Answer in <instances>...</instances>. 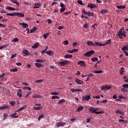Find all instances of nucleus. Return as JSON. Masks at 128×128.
Returning a JSON list of instances; mask_svg holds the SVG:
<instances>
[{
	"mask_svg": "<svg viewBox=\"0 0 128 128\" xmlns=\"http://www.w3.org/2000/svg\"><path fill=\"white\" fill-rule=\"evenodd\" d=\"M81 18H86V20H88L90 18H94V13L88 11V12L84 10L82 12V14L81 16Z\"/></svg>",
	"mask_w": 128,
	"mask_h": 128,
	"instance_id": "f257e3e1",
	"label": "nucleus"
},
{
	"mask_svg": "<svg viewBox=\"0 0 128 128\" xmlns=\"http://www.w3.org/2000/svg\"><path fill=\"white\" fill-rule=\"evenodd\" d=\"M118 36L120 38L122 39L126 37V32L124 30V27H122L118 32Z\"/></svg>",
	"mask_w": 128,
	"mask_h": 128,
	"instance_id": "f03ea898",
	"label": "nucleus"
},
{
	"mask_svg": "<svg viewBox=\"0 0 128 128\" xmlns=\"http://www.w3.org/2000/svg\"><path fill=\"white\" fill-rule=\"evenodd\" d=\"M89 112L92 114H104V112H96V108L94 107H90L89 108Z\"/></svg>",
	"mask_w": 128,
	"mask_h": 128,
	"instance_id": "7ed1b4c3",
	"label": "nucleus"
},
{
	"mask_svg": "<svg viewBox=\"0 0 128 128\" xmlns=\"http://www.w3.org/2000/svg\"><path fill=\"white\" fill-rule=\"evenodd\" d=\"M96 52L94 50H91L88 52H86V53L84 54V56H87L88 58H90V56H92Z\"/></svg>",
	"mask_w": 128,
	"mask_h": 128,
	"instance_id": "20e7f679",
	"label": "nucleus"
},
{
	"mask_svg": "<svg viewBox=\"0 0 128 128\" xmlns=\"http://www.w3.org/2000/svg\"><path fill=\"white\" fill-rule=\"evenodd\" d=\"M90 100V95H86V96H84L82 97V102L84 100H86V102H88Z\"/></svg>",
	"mask_w": 128,
	"mask_h": 128,
	"instance_id": "39448f33",
	"label": "nucleus"
},
{
	"mask_svg": "<svg viewBox=\"0 0 128 128\" xmlns=\"http://www.w3.org/2000/svg\"><path fill=\"white\" fill-rule=\"evenodd\" d=\"M87 8H90L91 10H94V8H96V4L90 3L87 5Z\"/></svg>",
	"mask_w": 128,
	"mask_h": 128,
	"instance_id": "423d86ee",
	"label": "nucleus"
},
{
	"mask_svg": "<svg viewBox=\"0 0 128 128\" xmlns=\"http://www.w3.org/2000/svg\"><path fill=\"white\" fill-rule=\"evenodd\" d=\"M66 122H60L56 124V126H57V128H60V126H66Z\"/></svg>",
	"mask_w": 128,
	"mask_h": 128,
	"instance_id": "0eeeda50",
	"label": "nucleus"
},
{
	"mask_svg": "<svg viewBox=\"0 0 128 128\" xmlns=\"http://www.w3.org/2000/svg\"><path fill=\"white\" fill-rule=\"evenodd\" d=\"M22 54H24V56H30V54L27 50H23L22 52Z\"/></svg>",
	"mask_w": 128,
	"mask_h": 128,
	"instance_id": "6e6552de",
	"label": "nucleus"
},
{
	"mask_svg": "<svg viewBox=\"0 0 128 128\" xmlns=\"http://www.w3.org/2000/svg\"><path fill=\"white\" fill-rule=\"evenodd\" d=\"M75 82L78 84H84V81L80 80L78 78L76 79Z\"/></svg>",
	"mask_w": 128,
	"mask_h": 128,
	"instance_id": "1a4fd4ad",
	"label": "nucleus"
},
{
	"mask_svg": "<svg viewBox=\"0 0 128 128\" xmlns=\"http://www.w3.org/2000/svg\"><path fill=\"white\" fill-rule=\"evenodd\" d=\"M78 64H79L81 66H86V63L84 62V61L80 60L78 62Z\"/></svg>",
	"mask_w": 128,
	"mask_h": 128,
	"instance_id": "9d476101",
	"label": "nucleus"
},
{
	"mask_svg": "<svg viewBox=\"0 0 128 128\" xmlns=\"http://www.w3.org/2000/svg\"><path fill=\"white\" fill-rule=\"evenodd\" d=\"M26 108V105H24V106L20 107L16 111V112H22L23 110H24Z\"/></svg>",
	"mask_w": 128,
	"mask_h": 128,
	"instance_id": "9b49d317",
	"label": "nucleus"
},
{
	"mask_svg": "<svg viewBox=\"0 0 128 128\" xmlns=\"http://www.w3.org/2000/svg\"><path fill=\"white\" fill-rule=\"evenodd\" d=\"M9 116H10V118H18V116L16 113L11 114Z\"/></svg>",
	"mask_w": 128,
	"mask_h": 128,
	"instance_id": "f8f14e48",
	"label": "nucleus"
},
{
	"mask_svg": "<svg viewBox=\"0 0 128 128\" xmlns=\"http://www.w3.org/2000/svg\"><path fill=\"white\" fill-rule=\"evenodd\" d=\"M86 44L89 46H96V44H94V42H92V41L88 40L86 42Z\"/></svg>",
	"mask_w": 128,
	"mask_h": 128,
	"instance_id": "ddd939ff",
	"label": "nucleus"
},
{
	"mask_svg": "<svg viewBox=\"0 0 128 128\" xmlns=\"http://www.w3.org/2000/svg\"><path fill=\"white\" fill-rule=\"evenodd\" d=\"M6 108H8V104H4L3 106H0V110H6Z\"/></svg>",
	"mask_w": 128,
	"mask_h": 128,
	"instance_id": "4468645a",
	"label": "nucleus"
},
{
	"mask_svg": "<svg viewBox=\"0 0 128 128\" xmlns=\"http://www.w3.org/2000/svg\"><path fill=\"white\" fill-rule=\"evenodd\" d=\"M20 26H22V28H28V24H24V22H22V23H20Z\"/></svg>",
	"mask_w": 128,
	"mask_h": 128,
	"instance_id": "2eb2a0df",
	"label": "nucleus"
},
{
	"mask_svg": "<svg viewBox=\"0 0 128 128\" xmlns=\"http://www.w3.org/2000/svg\"><path fill=\"white\" fill-rule=\"evenodd\" d=\"M16 16L18 18H24V13H16Z\"/></svg>",
	"mask_w": 128,
	"mask_h": 128,
	"instance_id": "dca6fc26",
	"label": "nucleus"
},
{
	"mask_svg": "<svg viewBox=\"0 0 128 128\" xmlns=\"http://www.w3.org/2000/svg\"><path fill=\"white\" fill-rule=\"evenodd\" d=\"M42 98V96L40 95H38L36 94L32 95V98Z\"/></svg>",
	"mask_w": 128,
	"mask_h": 128,
	"instance_id": "f3484780",
	"label": "nucleus"
},
{
	"mask_svg": "<svg viewBox=\"0 0 128 128\" xmlns=\"http://www.w3.org/2000/svg\"><path fill=\"white\" fill-rule=\"evenodd\" d=\"M41 6L40 3L35 4L33 8H40Z\"/></svg>",
	"mask_w": 128,
	"mask_h": 128,
	"instance_id": "a211bd4d",
	"label": "nucleus"
},
{
	"mask_svg": "<svg viewBox=\"0 0 128 128\" xmlns=\"http://www.w3.org/2000/svg\"><path fill=\"white\" fill-rule=\"evenodd\" d=\"M116 114H122V116H124V112H122L121 110H120V108H118L117 110L116 111Z\"/></svg>",
	"mask_w": 128,
	"mask_h": 128,
	"instance_id": "6ab92c4d",
	"label": "nucleus"
},
{
	"mask_svg": "<svg viewBox=\"0 0 128 128\" xmlns=\"http://www.w3.org/2000/svg\"><path fill=\"white\" fill-rule=\"evenodd\" d=\"M82 89H74L72 88L70 90V92H82Z\"/></svg>",
	"mask_w": 128,
	"mask_h": 128,
	"instance_id": "aec40b11",
	"label": "nucleus"
},
{
	"mask_svg": "<svg viewBox=\"0 0 128 128\" xmlns=\"http://www.w3.org/2000/svg\"><path fill=\"white\" fill-rule=\"evenodd\" d=\"M17 96H18V98H22V90H19L17 92Z\"/></svg>",
	"mask_w": 128,
	"mask_h": 128,
	"instance_id": "412c9836",
	"label": "nucleus"
},
{
	"mask_svg": "<svg viewBox=\"0 0 128 128\" xmlns=\"http://www.w3.org/2000/svg\"><path fill=\"white\" fill-rule=\"evenodd\" d=\"M6 10H12V12H14V10H16V8L8 6L6 8Z\"/></svg>",
	"mask_w": 128,
	"mask_h": 128,
	"instance_id": "4be33fe9",
	"label": "nucleus"
},
{
	"mask_svg": "<svg viewBox=\"0 0 128 128\" xmlns=\"http://www.w3.org/2000/svg\"><path fill=\"white\" fill-rule=\"evenodd\" d=\"M46 54H48V56H54V52H52V50H48L46 51Z\"/></svg>",
	"mask_w": 128,
	"mask_h": 128,
	"instance_id": "5701e85b",
	"label": "nucleus"
},
{
	"mask_svg": "<svg viewBox=\"0 0 128 128\" xmlns=\"http://www.w3.org/2000/svg\"><path fill=\"white\" fill-rule=\"evenodd\" d=\"M42 106L34 107V110H42Z\"/></svg>",
	"mask_w": 128,
	"mask_h": 128,
	"instance_id": "b1692460",
	"label": "nucleus"
},
{
	"mask_svg": "<svg viewBox=\"0 0 128 128\" xmlns=\"http://www.w3.org/2000/svg\"><path fill=\"white\" fill-rule=\"evenodd\" d=\"M118 122H122V124H126L128 122L126 120H124V119H120Z\"/></svg>",
	"mask_w": 128,
	"mask_h": 128,
	"instance_id": "393cba45",
	"label": "nucleus"
},
{
	"mask_svg": "<svg viewBox=\"0 0 128 128\" xmlns=\"http://www.w3.org/2000/svg\"><path fill=\"white\" fill-rule=\"evenodd\" d=\"M6 16H16V13H9L6 14Z\"/></svg>",
	"mask_w": 128,
	"mask_h": 128,
	"instance_id": "a878e982",
	"label": "nucleus"
},
{
	"mask_svg": "<svg viewBox=\"0 0 128 128\" xmlns=\"http://www.w3.org/2000/svg\"><path fill=\"white\" fill-rule=\"evenodd\" d=\"M124 67H122L119 71V72L120 74H121V76H122V74H124Z\"/></svg>",
	"mask_w": 128,
	"mask_h": 128,
	"instance_id": "bb28decb",
	"label": "nucleus"
},
{
	"mask_svg": "<svg viewBox=\"0 0 128 128\" xmlns=\"http://www.w3.org/2000/svg\"><path fill=\"white\" fill-rule=\"evenodd\" d=\"M64 58H72V54L65 55Z\"/></svg>",
	"mask_w": 128,
	"mask_h": 128,
	"instance_id": "cd10ccee",
	"label": "nucleus"
},
{
	"mask_svg": "<svg viewBox=\"0 0 128 128\" xmlns=\"http://www.w3.org/2000/svg\"><path fill=\"white\" fill-rule=\"evenodd\" d=\"M66 102V100L64 99L60 100L58 101V104H63V102Z\"/></svg>",
	"mask_w": 128,
	"mask_h": 128,
	"instance_id": "c85d7f7f",
	"label": "nucleus"
},
{
	"mask_svg": "<svg viewBox=\"0 0 128 128\" xmlns=\"http://www.w3.org/2000/svg\"><path fill=\"white\" fill-rule=\"evenodd\" d=\"M84 110V106H79L77 108V112H80V110Z\"/></svg>",
	"mask_w": 128,
	"mask_h": 128,
	"instance_id": "c756f323",
	"label": "nucleus"
},
{
	"mask_svg": "<svg viewBox=\"0 0 128 128\" xmlns=\"http://www.w3.org/2000/svg\"><path fill=\"white\" fill-rule=\"evenodd\" d=\"M44 118V114H42L38 118V120L40 121V120L41 118Z\"/></svg>",
	"mask_w": 128,
	"mask_h": 128,
	"instance_id": "7c9ffc66",
	"label": "nucleus"
},
{
	"mask_svg": "<svg viewBox=\"0 0 128 128\" xmlns=\"http://www.w3.org/2000/svg\"><path fill=\"white\" fill-rule=\"evenodd\" d=\"M91 60L94 62H98V58H91Z\"/></svg>",
	"mask_w": 128,
	"mask_h": 128,
	"instance_id": "2f4dec72",
	"label": "nucleus"
},
{
	"mask_svg": "<svg viewBox=\"0 0 128 128\" xmlns=\"http://www.w3.org/2000/svg\"><path fill=\"white\" fill-rule=\"evenodd\" d=\"M18 68L10 69V72H18Z\"/></svg>",
	"mask_w": 128,
	"mask_h": 128,
	"instance_id": "473e14b6",
	"label": "nucleus"
},
{
	"mask_svg": "<svg viewBox=\"0 0 128 128\" xmlns=\"http://www.w3.org/2000/svg\"><path fill=\"white\" fill-rule=\"evenodd\" d=\"M36 30V28L34 27L32 29L30 30V34H32V32H34Z\"/></svg>",
	"mask_w": 128,
	"mask_h": 128,
	"instance_id": "72a5a7b5",
	"label": "nucleus"
},
{
	"mask_svg": "<svg viewBox=\"0 0 128 128\" xmlns=\"http://www.w3.org/2000/svg\"><path fill=\"white\" fill-rule=\"evenodd\" d=\"M122 50L124 52L125 50H128V46H124L122 48Z\"/></svg>",
	"mask_w": 128,
	"mask_h": 128,
	"instance_id": "f704fd0d",
	"label": "nucleus"
},
{
	"mask_svg": "<svg viewBox=\"0 0 128 128\" xmlns=\"http://www.w3.org/2000/svg\"><path fill=\"white\" fill-rule=\"evenodd\" d=\"M38 46H40L38 43L35 44L33 46H32V48H36Z\"/></svg>",
	"mask_w": 128,
	"mask_h": 128,
	"instance_id": "c9c22d12",
	"label": "nucleus"
},
{
	"mask_svg": "<svg viewBox=\"0 0 128 128\" xmlns=\"http://www.w3.org/2000/svg\"><path fill=\"white\" fill-rule=\"evenodd\" d=\"M59 64H60V66H66L65 61L60 62Z\"/></svg>",
	"mask_w": 128,
	"mask_h": 128,
	"instance_id": "e433bc0d",
	"label": "nucleus"
},
{
	"mask_svg": "<svg viewBox=\"0 0 128 128\" xmlns=\"http://www.w3.org/2000/svg\"><path fill=\"white\" fill-rule=\"evenodd\" d=\"M50 94H51V96H58V92H52L50 93Z\"/></svg>",
	"mask_w": 128,
	"mask_h": 128,
	"instance_id": "4c0bfd02",
	"label": "nucleus"
},
{
	"mask_svg": "<svg viewBox=\"0 0 128 128\" xmlns=\"http://www.w3.org/2000/svg\"><path fill=\"white\" fill-rule=\"evenodd\" d=\"M18 42V38H13L12 40V42Z\"/></svg>",
	"mask_w": 128,
	"mask_h": 128,
	"instance_id": "58836bf2",
	"label": "nucleus"
},
{
	"mask_svg": "<svg viewBox=\"0 0 128 128\" xmlns=\"http://www.w3.org/2000/svg\"><path fill=\"white\" fill-rule=\"evenodd\" d=\"M116 8L119 10H124V8H126V6H117Z\"/></svg>",
	"mask_w": 128,
	"mask_h": 128,
	"instance_id": "ea45409f",
	"label": "nucleus"
},
{
	"mask_svg": "<svg viewBox=\"0 0 128 128\" xmlns=\"http://www.w3.org/2000/svg\"><path fill=\"white\" fill-rule=\"evenodd\" d=\"M35 66H36V68H42V65L41 64H40L39 63H36Z\"/></svg>",
	"mask_w": 128,
	"mask_h": 128,
	"instance_id": "a19ab883",
	"label": "nucleus"
},
{
	"mask_svg": "<svg viewBox=\"0 0 128 128\" xmlns=\"http://www.w3.org/2000/svg\"><path fill=\"white\" fill-rule=\"evenodd\" d=\"M48 36H50V33H46L45 34H44L43 36L44 37V38L45 40H46V38H48Z\"/></svg>",
	"mask_w": 128,
	"mask_h": 128,
	"instance_id": "79ce46f5",
	"label": "nucleus"
},
{
	"mask_svg": "<svg viewBox=\"0 0 128 128\" xmlns=\"http://www.w3.org/2000/svg\"><path fill=\"white\" fill-rule=\"evenodd\" d=\"M102 104H108V100L104 99V100L100 102Z\"/></svg>",
	"mask_w": 128,
	"mask_h": 128,
	"instance_id": "37998d69",
	"label": "nucleus"
},
{
	"mask_svg": "<svg viewBox=\"0 0 128 128\" xmlns=\"http://www.w3.org/2000/svg\"><path fill=\"white\" fill-rule=\"evenodd\" d=\"M95 44L98 46H102V44L100 42H95Z\"/></svg>",
	"mask_w": 128,
	"mask_h": 128,
	"instance_id": "c03bdc74",
	"label": "nucleus"
},
{
	"mask_svg": "<svg viewBox=\"0 0 128 128\" xmlns=\"http://www.w3.org/2000/svg\"><path fill=\"white\" fill-rule=\"evenodd\" d=\"M106 13V10H102L101 11H100V14H104Z\"/></svg>",
	"mask_w": 128,
	"mask_h": 128,
	"instance_id": "a18cd8bd",
	"label": "nucleus"
},
{
	"mask_svg": "<svg viewBox=\"0 0 128 128\" xmlns=\"http://www.w3.org/2000/svg\"><path fill=\"white\" fill-rule=\"evenodd\" d=\"M77 2L79 4H81L82 6H84V3H82V0H78L77 1Z\"/></svg>",
	"mask_w": 128,
	"mask_h": 128,
	"instance_id": "49530a36",
	"label": "nucleus"
},
{
	"mask_svg": "<svg viewBox=\"0 0 128 128\" xmlns=\"http://www.w3.org/2000/svg\"><path fill=\"white\" fill-rule=\"evenodd\" d=\"M23 90H32V88L28 86L24 87Z\"/></svg>",
	"mask_w": 128,
	"mask_h": 128,
	"instance_id": "de8ad7c7",
	"label": "nucleus"
},
{
	"mask_svg": "<svg viewBox=\"0 0 128 128\" xmlns=\"http://www.w3.org/2000/svg\"><path fill=\"white\" fill-rule=\"evenodd\" d=\"M110 42H112V40L109 39L106 42V44H110Z\"/></svg>",
	"mask_w": 128,
	"mask_h": 128,
	"instance_id": "09e8293b",
	"label": "nucleus"
},
{
	"mask_svg": "<svg viewBox=\"0 0 128 128\" xmlns=\"http://www.w3.org/2000/svg\"><path fill=\"white\" fill-rule=\"evenodd\" d=\"M12 2L13 4H16V6H20V3L16 1L12 0Z\"/></svg>",
	"mask_w": 128,
	"mask_h": 128,
	"instance_id": "8fccbe9b",
	"label": "nucleus"
},
{
	"mask_svg": "<svg viewBox=\"0 0 128 128\" xmlns=\"http://www.w3.org/2000/svg\"><path fill=\"white\" fill-rule=\"evenodd\" d=\"M3 116H4V120H6V118H8V114H4Z\"/></svg>",
	"mask_w": 128,
	"mask_h": 128,
	"instance_id": "3c124183",
	"label": "nucleus"
},
{
	"mask_svg": "<svg viewBox=\"0 0 128 128\" xmlns=\"http://www.w3.org/2000/svg\"><path fill=\"white\" fill-rule=\"evenodd\" d=\"M122 86H123V88H128V84H123L122 85Z\"/></svg>",
	"mask_w": 128,
	"mask_h": 128,
	"instance_id": "603ef678",
	"label": "nucleus"
},
{
	"mask_svg": "<svg viewBox=\"0 0 128 128\" xmlns=\"http://www.w3.org/2000/svg\"><path fill=\"white\" fill-rule=\"evenodd\" d=\"M102 70H98V71H94V74H102Z\"/></svg>",
	"mask_w": 128,
	"mask_h": 128,
	"instance_id": "864d4df0",
	"label": "nucleus"
},
{
	"mask_svg": "<svg viewBox=\"0 0 128 128\" xmlns=\"http://www.w3.org/2000/svg\"><path fill=\"white\" fill-rule=\"evenodd\" d=\"M36 62H44V60H36Z\"/></svg>",
	"mask_w": 128,
	"mask_h": 128,
	"instance_id": "5fc2aeb1",
	"label": "nucleus"
},
{
	"mask_svg": "<svg viewBox=\"0 0 128 128\" xmlns=\"http://www.w3.org/2000/svg\"><path fill=\"white\" fill-rule=\"evenodd\" d=\"M83 26H84V28H88V24H86L83 25Z\"/></svg>",
	"mask_w": 128,
	"mask_h": 128,
	"instance_id": "6e6d98bb",
	"label": "nucleus"
},
{
	"mask_svg": "<svg viewBox=\"0 0 128 128\" xmlns=\"http://www.w3.org/2000/svg\"><path fill=\"white\" fill-rule=\"evenodd\" d=\"M36 82H44V80H36L35 82V83L36 84Z\"/></svg>",
	"mask_w": 128,
	"mask_h": 128,
	"instance_id": "4d7b16f0",
	"label": "nucleus"
},
{
	"mask_svg": "<svg viewBox=\"0 0 128 128\" xmlns=\"http://www.w3.org/2000/svg\"><path fill=\"white\" fill-rule=\"evenodd\" d=\"M72 14V12L70 11L64 13V14H65L66 16H68V14Z\"/></svg>",
	"mask_w": 128,
	"mask_h": 128,
	"instance_id": "13d9d810",
	"label": "nucleus"
},
{
	"mask_svg": "<svg viewBox=\"0 0 128 128\" xmlns=\"http://www.w3.org/2000/svg\"><path fill=\"white\" fill-rule=\"evenodd\" d=\"M65 10H66V8H62L60 10V12H64Z\"/></svg>",
	"mask_w": 128,
	"mask_h": 128,
	"instance_id": "bf43d9fd",
	"label": "nucleus"
},
{
	"mask_svg": "<svg viewBox=\"0 0 128 128\" xmlns=\"http://www.w3.org/2000/svg\"><path fill=\"white\" fill-rule=\"evenodd\" d=\"M122 92H128V90H126V89L124 88H122Z\"/></svg>",
	"mask_w": 128,
	"mask_h": 128,
	"instance_id": "052dcab7",
	"label": "nucleus"
},
{
	"mask_svg": "<svg viewBox=\"0 0 128 128\" xmlns=\"http://www.w3.org/2000/svg\"><path fill=\"white\" fill-rule=\"evenodd\" d=\"M60 6L62 8H66V6H64V4H62V2L60 3Z\"/></svg>",
	"mask_w": 128,
	"mask_h": 128,
	"instance_id": "680f3d73",
	"label": "nucleus"
},
{
	"mask_svg": "<svg viewBox=\"0 0 128 128\" xmlns=\"http://www.w3.org/2000/svg\"><path fill=\"white\" fill-rule=\"evenodd\" d=\"M63 44L64 46H66L67 44H68V40H65L63 42Z\"/></svg>",
	"mask_w": 128,
	"mask_h": 128,
	"instance_id": "e2e57ef3",
	"label": "nucleus"
},
{
	"mask_svg": "<svg viewBox=\"0 0 128 128\" xmlns=\"http://www.w3.org/2000/svg\"><path fill=\"white\" fill-rule=\"evenodd\" d=\"M47 22H48V24H51L52 20L51 19H48L47 20Z\"/></svg>",
	"mask_w": 128,
	"mask_h": 128,
	"instance_id": "0e129e2a",
	"label": "nucleus"
},
{
	"mask_svg": "<svg viewBox=\"0 0 128 128\" xmlns=\"http://www.w3.org/2000/svg\"><path fill=\"white\" fill-rule=\"evenodd\" d=\"M112 88L111 86H106V90H110V88Z\"/></svg>",
	"mask_w": 128,
	"mask_h": 128,
	"instance_id": "69168bd1",
	"label": "nucleus"
},
{
	"mask_svg": "<svg viewBox=\"0 0 128 128\" xmlns=\"http://www.w3.org/2000/svg\"><path fill=\"white\" fill-rule=\"evenodd\" d=\"M92 98H100V96H92Z\"/></svg>",
	"mask_w": 128,
	"mask_h": 128,
	"instance_id": "338daca9",
	"label": "nucleus"
},
{
	"mask_svg": "<svg viewBox=\"0 0 128 128\" xmlns=\"http://www.w3.org/2000/svg\"><path fill=\"white\" fill-rule=\"evenodd\" d=\"M0 28H6V25L0 23Z\"/></svg>",
	"mask_w": 128,
	"mask_h": 128,
	"instance_id": "774afa93",
	"label": "nucleus"
}]
</instances>
